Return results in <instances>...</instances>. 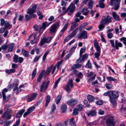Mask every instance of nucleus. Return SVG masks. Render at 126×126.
Wrapping results in <instances>:
<instances>
[{
    "label": "nucleus",
    "instance_id": "34",
    "mask_svg": "<svg viewBox=\"0 0 126 126\" xmlns=\"http://www.w3.org/2000/svg\"><path fill=\"white\" fill-rule=\"evenodd\" d=\"M88 100L90 102H93L94 100V98L91 95H89L87 97Z\"/></svg>",
    "mask_w": 126,
    "mask_h": 126
},
{
    "label": "nucleus",
    "instance_id": "18",
    "mask_svg": "<svg viewBox=\"0 0 126 126\" xmlns=\"http://www.w3.org/2000/svg\"><path fill=\"white\" fill-rule=\"evenodd\" d=\"M96 112L94 110L90 111L87 114L88 116H94L96 115Z\"/></svg>",
    "mask_w": 126,
    "mask_h": 126
},
{
    "label": "nucleus",
    "instance_id": "33",
    "mask_svg": "<svg viewBox=\"0 0 126 126\" xmlns=\"http://www.w3.org/2000/svg\"><path fill=\"white\" fill-rule=\"evenodd\" d=\"M96 51L97 52L95 53L94 54V58H96L97 60H99V58L98 57L100 55L101 51L100 50H99L98 51L96 50Z\"/></svg>",
    "mask_w": 126,
    "mask_h": 126
},
{
    "label": "nucleus",
    "instance_id": "24",
    "mask_svg": "<svg viewBox=\"0 0 126 126\" xmlns=\"http://www.w3.org/2000/svg\"><path fill=\"white\" fill-rule=\"evenodd\" d=\"M14 46V44L13 43H11L8 46V49L7 51L8 52H11L12 51Z\"/></svg>",
    "mask_w": 126,
    "mask_h": 126
},
{
    "label": "nucleus",
    "instance_id": "13",
    "mask_svg": "<svg viewBox=\"0 0 126 126\" xmlns=\"http://www.w3.org/2000/svg\"><path fill=\"white\" fill-rule=\"evenodd\" d=\"M52 22H50L48 23L47 22H45L42 23V26L39 28V30H40L42 28L43 30L45 29L48 26L51 24Z\"/></svg>",
    "mask_w": 126,
    "mask_h": 126
},
{
    "label": "nucleus",
    "instance_id": "30",
    "mask_svg": "<svg viewBox=\"0 0 126 126\" xmlns=\"http://www.w3.org/2000/svg\"><path fill=\"white\" fill-rule=\"evenodd\" d=\"M67 106L66 104H63L62 105L61 107V109L62 111L63 112H65L67 109Z\"/></svg>",
    "mask_w": 126,
    "mask_h": 126
},
{
    "label": "nucleus",
    "instance_id": "14",
    "mask_svg": "<svg viewBox=\"0 0 126 126\" xmlns=\"http://www.w3.org/2000/svg\"><path fill=\"white\" fill-rule=\"evenodd\" d=\"M37 95V94L36 93L32 94L31 95V97L27 99V102H30L32 101L36 97Z\"/></svg>",
    "mask_w": 126,
    "mask_h": 126
},
{
    "label": "nucleus",
    "instance_id": "2",
    "mask_svg": "<svg viewBox=\"0 0 126 126\" xmlns=\"http://www.w3.org/2000/svg\"><path fill=\"white\" fill-rule=\"evenodd\" d=\"M53 38V37L48 36H44L43 38H42L39 45L40 46H42L45 43H48L50 42L51 40Z\"/></svg>",
    "mask_w": 126,
    "mask_h": 126
},
{
    "label": "nucleus",
    "instance_id": "31",
    "mask_svg": "<svg viewBox=\"0 0 126 126\" xmlns=\"http://www.w3.org/2000/svg\"><path fill=\"white\" fill-rule=\"evenodd\" d=\"M22 51L23 54L25 57H29L28 51L25 50L24 49H22Z\"/></svg>",
    "mask_w": 126,
    "mask_h": 126
},
{
    "label": "nucleus",
    "instance_id": "5",
    "mask_svg": "<svg viewBox=\"0 0 126 126\" xmlns=\"http://www.w3.org/2000/svg\"><path fill=\"white\" fill-rule=\"evenodd\" d=\"M78 38L86 39L87 38V32L85 31H83L79 33L77 36Z\"/></svg>",
    "mask_w": 126,
    "mask_h": 126
},
{
    "label": "nucleus",
    "instance_id": "25",
    "mask_svg": "<svg viewBox=\"0 0 126 126\" xmlns=\"http://www.w3.org/2000/svg\"><path fill=\"white\" fill-rule=\"evenodd\" d=\"M71 25L70 29V30L71 31H73L78 26V24L76 22H73L72 23Z\"/></svg>",
    "mask_w": 126,
    "mask_h": 126
},
{
    "label": "nucleus",
    "instance_id": "61",
    "mask_svg": "<svg viewBox=\"0 0 126 126\" xmlns=\"http://www.w3.org/2000/svg\"><path fill=\"white\" fill-rule=\"evenodd\" d=\"M66 3L67 2L63 0L61 1V5L62 6H65L66 5Z\"/></svg>",
    "mask_w": 126,
    "mask_h": 126
},
{
    "label": "nucleus",
    "instance_id": "16",
    "mask_svg": "<svg viewBox=\"0 0 126 126\" xmlns=\"http://www.w3.org/2000/svg\"><path fill=\"white\" fill-rule=\"evenodd\" d=\"M115 47L117 50L118 49V47H121L123 46L121 42H119L117 40H116L115 41Z\"/></svg>",
    "mask_w": 126,
    "mask_h": 126
},
{
    "label": "nucleus",
    "instance_id": "17",
    "mask_svg": "<svg viewBox=\"0 0 126 126\" xmlns=\"http://www.w3.org/2000/svg\"><path fill=\"white\" fill-rule=\"evenodd\" d=\"M112 16L113 18L115 19L116 20L119 21L120 20V19L119 17L115 12H113L112 13Z\"/></svg>",
    "mask_w": 126,
    "mask_h": 126
},
{
    "label": "nucleus",
    "instance_id": "23",
    "mask_svg": "<svg viewBox=\"0 0 126 126\" xmlns=\"http://www.w3.org/2000/svg\"><path fill=\"white\" fill-rule=\"evenodd\" d=\"M69 123L71 126H76V123L73 117L72 118L70 119Z\"/></svg>",
    "mask_w": 126,
    "mask_h": 126
},
{
    "label": "nucleus",
    "instance_id": "8",
    "mask_svg": "<svg viewBox=\"0 0 126 126\" xmlns=\"http://www.w3.org/2000/svg\"><path fill=\"white\" fill-rule=\"evenodd\" d=\"M59 22H57L53 25L50 30V33H55L56 29L59 26Z\"/></svg>",
    "mask_w": 126,
    "mask_h": 126
},
{
    "label": "nucleus",
    "instance_id": "35",
    "mask_svg": "<svg viewBox=\"0 0 126 126\" xmlns=\"http://www.w3.org/2000/svg\"><path fill=\"white\" fill-rule=\"evenodd\" d=\"M79 111H80L83 108V106L82 105H80L77 106L75 108Z\"/></svg>",
    "mask_w": 126,
    "mask_h": 126
},
{
    "label": "nucleus",
    "instance_id": "19",
    "mask_svg": "<svg viewBox=\"0 0 126 126\" xmlns=\"http://www.w3.org/2000/svg\"><path fill=\"white\" fill-rule=\"evenodd\" d=\"M78 28H77L75 29L69 35L70 38L72 37L75 36L77 34L78 32Z\"/></svg>",
    "mask_w": 126,
    "mask_h": 126
},
{
    "label": "nucleus",
    "instance_id": "42",
    "mask_svg": "<svg viewBox=\"0 0 126 126\" xmlns=\"http://www.w3.org/2000/svg\"><path fill=\"white\" fill-rule=\"evenodd\" d=\"M18 55L15 54L14 57L13 58V61L14 62L16 63L18 62Z\"/></svg>",
    "mask_w": 126,
    "mask_h": 126
},
{
    "label": "nucleus",
    "instance_id": "10",
    "mask_svg": "<svg viewBox=\"0 0 126 126\" xmlns=\"http://www.w3.org/2000/svg\"><path fill=\"white\" fill-rule=\"evenodd\" d=\"M17 86V85L16 83H14L12 85H10L9 87L11 89L14 88L13 91L16 94H18L19 93V90Z\"/></svg>",
    "mask_w": 126,
    "mask_h": 126
},
{
    "label": "nucleus",
    "instance_id": "15",
    "mask_svg": "<svg viewBox=\"0 0 126 126\" xmlns=\"http://www.w3.org/2000/svg\"><path fill=\"white\" fill-rule=\"evenodd\" d=\"M88 56L87 54H85L83 56L82 59H81V57L80 56L79 59L76 61V62L79 63L81 62L82 61L84 62L85 60L87 59Z\"/></svg>",
    "mask_w": 126,
    "mask_h": 126
},
{
    "label": "nucleus",
    "instance_id": "48",
    "mask_svg": "<svg viewBox=\"0 0 126 126\" xmlns=\"http://www.w3.org/2000/svg\"><path fill=\"white\" fill-rule=\"evenodd\" d=\"M78 111L75 108L73 109V111L72 113L73 115H77L78 114Z\"/></svg>",
    "mask_w": 126,
    "mask_h": 126
},
{
    "label": "nucleus",
    "instance_id": "12",
    "mask_svg": "<svg viewBox=\"0 0 126 126\" xmlns=\"http://www.w3.org/2000/svg\"><path fill=\"white\" fill-rule=\"evenodd\" d=\"M75 8V6L74 4L71 3L68 7V9L69 10L70 13H72L74 11Z\"/></svg>",
    "mask_w": 126,
    "mask_h": 126
},
{
    "label": "nucleus",
    "instance_id": "11",
    "mask_svg": "<svg viewBox=\"0 0 126 126\" xmlns=\"http://www.w3.org/2000/svg\"><path fill=\"white\" fill-rule=\"evenodd\" d=\"M78 102V101L77 99H71L67 101V103L70 106H73L76 105Z\"/></svg>",
    "mask_w": 126,
    "mask_h": 126
},
{
    "label": "nucleus",
    "instance_id": "29",
    "mask_svg": "<svg viewBox=\"0 0 126 126\" xmlns=\"http://www.w3.org/2000/svg\"><path fill=\"white\" fill-rule=\"evenodd\" d=\"M5 72L6 73L10 74L11 73H13L15 72L16 70L14 69H8L6 70Z\"/></svg>",
    "mask_w": 126,
    "mask_h": 126
},
{
    "label": "nucleus",
    "instance_id": "52",
    "mask_svg": "<svg viewBox=\"0 0 126 126\" xmlns=\"http://www.w3.org/2000/svg\"><path fill=\"white\" fill-rule=\"evenodd\" d=\"M61 80V78H59L55 82V84L54 86V88H55L57 86V85L58 84L59 82Z\"/></svg>",
    "mask_w": 126,
    "mask_h": 126
},
{
    "label": "nucleus",
    "instance_id": "58",
    "mask_svg": "<svg viewBox=\"0 0 126 126\" xmlns=\"http://www.w3.org/2000/svg\"><path fill=\"white\" fill-rule=\"evenodd\" d=\"M105 86L106 88L108 89H110L113 86V85L111 84H109L107 83L105 84Z\"/></svg>",
    "mask_w": 126,
    "mask_h": 126
},
{
    "label": "nucleus",
    "instance_id": "45",
    "mask_svg": "<svg viewBox=\"0 0 126 126\" xmlns=\"http://www.w3.org/2000/svg\"><path fill=\"white\" fill-rule=\"evenodd\" d=\"M96 7H99L101 8H103L105 6V4L102 2H100L98 5H96Z\"/></svg>",
    "mask_w": 126,
    "mask_h": 126
},
{
    "label": "nucleus",
    "instance_id": "59",
    "mask_svg": "<svg viewBox=\"0 0 126 126\" xmlns=\"http://www.w3.org/2000/svg\"><path fill=\"white\" fill-rule=\"evenodd\" d=\"M10 26V25L9 24V22L7 21H6L4 25V26L5 27V28H5V29H6L9 27Z\"/></svg>",
    "mask_w": 126,
    "mask_h": 126
},
{
    "label": "nucleus",
    "instance_id": "47",
    "mask_svg": "<svg viewBox=\"0 0 126 126\" xmlns=\"http://www.w3.org/2000/svg\"><path fill=\"white\" fill-rule=\"evenodd\" d=\"M86 49V48H82L80 50V57H81L82 56V54L85 52Z\"/></svg>",
    "mask_w": 126,
    "mask_h": 126
},
{
    "label": "nucleus",
    "instance_id": "1",
    "mask_svg": "<svg viewBox=\"0 0 126 126\" xmlns=\"http://www.w3.org/2000/svg\"><path fill=\"white\" fill-rule=\"evenodd\" d=\"M106 123L107 126H114L115 124L114 117L111 115H108L105 118Z\"/></svg>",
    "mask_w": 126,
    "mask_h": 126
},
{
    "label": "nucleus",
    "instance_id": "39",
    "mask_svg": "<svg viewBox=\"0 0 126 126\" xmlns=\"http://www.w3.org/2000/svg\"><path fill=\"white\" fill-rule=\"evenodd\" d=\"M52 67L53 65H52L51 67H48L47 69V70L45 72V74L46 75H48L50 73L52 69Z\"/></svg>",
    "mask_w": 126,
    "mask_h": 126
},
{
    "label": "nucleus",
    "instance_id": "51",
    "mask_svg": "<svg viewBox=\"0 0 126 126\" xmlns=\"http://www.w3.org/2000/svg\"><path fill=\"white\" fill-rule=\"evenodd\" d=\"M8 91V89L5 88L3 90L2 92V94L3 97L6 96L5 93Z\"/></svg>",
    "mask_w": 126,
    "mask_h": 126
},
{
    "label": "nucleus",
    "instance_id": "9",
    "mask_svg": "<svg viewBox=\"0 0 126 126\" xmlns=\"http://www.w3.org/2000/svg\"><path fill=\"white\" fill-rule=\"evenodd\" d=\"M109 94L110 97H112L115 99L117 98L118 96V93L117 91H110Z\"/></svg>",
    "mask_w": 126,
    "mask_h": 126
},
{
    "label": "nucleus",
    "instance_id": "7",
    "mask_svg": "<svg viewBox=\"0 0 126 126\" xmlns=\"http://www.w3.org/2000/svg\"><path fill=\"white\" fill-rule=\"evenodd\" d=\"M38 5L37 4H33L32 7L28 9L27 13L29 14H31L36 12V9Z\"/></svg>",
    "mask_w": 126,
    "mask_h": 126
},
{
    "label": "nucleus",
    "instance_id": "50",
    "mask_svg": "<svg viewBox=\"0 0 126 126\" xmlns=\"http://www.w3.org/2000/svg\"><path fill=\"white\" fill-rule=\"evenodd\" d=\"M56 106L55 104H53L51 108V111L50 112L51 113H53L56 109Z\"/></svg>",
    "mask_w": 126,
    "mask_h": 126
},
{
    "label": "nucleus",
    "instance_id": "44",
    "mask_svg": "<svg viewBox=\"0 0 126 126\" xmlns=\"http://www.w3.org/2000/svg\"><path fill=\"white\" fill-rule=\"evenodd\" d=\"M62 98L61 95L58 96L55 100V102L57 104H58L60 102Z\"/></svg>",
    "mask_w": 126,
    "mask_h": 126
},
{
    "label": "nucleus",
    "instance_id": "3",
    "mask_svg": "<svg viewBox=\"0 0 126 126\" xmlns=\"http://www.w3.org/2000/svg\"><path fill=\"white\" fill-rule=\"evenodd\" d=\"M120 0H110V5L111 6H115L114 9L115 10H117L119 7V4Z\"/></svg>",
    "mask_w": 126,
    "mask_h": 126
},
{
    "label": "nucleus",
    "instance_id": "32",
    "mask_svg": "<svg viewBox=\"0 0 126 126\" xmlns=\"http://www.w3.org/2000/svg\"><path fill=\"white\" fill-rule=\"evenodd\" d=\"M94 46L96 48V50L98 51L99 50H100V47L96 41V40H94Z\"/></svg>",
    "mask_w": 126,
    "mask_h": 126
},
{
    "label": "nucleus",
    "instance_id": "21",
    "mask_svg": "<svg viewBox=\"0 0 126 126\" xmlns=\"http://www.w3.org/2000/svg\"><path fill=\"white\" fill-rule=\"evenodd\" d=\"M11 115L9 114V112L7 111H5L3 114L2 118H3L5 117H6L8 119H9L11 118Z\"/></svg>",
    "mask_w": 126,
    "mask_h": 126
},
{
    "label": "nucleus",
    "instance_id": "37",
    "mask_svg": "<svg viewBox=\"0 0 126 126\" xmlns=\"http://www.w3.org/2000/svg\"><path fill=\"white\" fill-rule=\"evenodd\" d=\"M50 97L49 95L47 96V98L46 100V104L45 105V107H47L48 105V103L50 102Z\"/></svg>",
    "mask_w": 126,
    "mask_h": 126
},
{
    "label": "nucleus",
    "instance_id": "54",
    "mask_svg": "<svg viewBox=\"0 0 126 126\" xmlns=\"http://www.w3.org/2000/svg\"><path fill=\"white\" fill-rule=\"evenodd\" d=\"M20 121V118L18 119L16 121V122L14 124L13 126H17L19 124Z\"/></svg>",
    "mask_w": 126,
    "mask_h": 126
},
{
    "label": "nucleus",
    "instance_id": "36",
    "mask_svg": "<svg viewBox=\"0 0 126 126\" xmlns=\"http://www.w3.org/2000/svg\"><path fill=\"white\" fill-rule=\"evenodd\" d=\"M94 1L92 0H91L89 2L88 4V6L89 8L90 9H91L93 8V5Z\"/></svg>",
    "mask_w": 126,
    "mask_h": 126
},
{
    "label": "nucleus",
    "instance_id": "27",
    "mask_svg": "<svg viewBox=\"0 0 126 126\" xmlns=\"http://www.w3.org/2000/svg\"><path fill=\"white\" fill-rule=\"evenodd\" d=\"M102 22L101 21L100 22V24L98 27V28L99 29L98 31H99L102 30L105 28L104 25H105V24H104L103 23H102Z\"/></svg>",
    "mask_w": 126,
    "mask_h": 126
},
{
    "label": "nucleus",
    "instance_id": "64",
    "mask_svg": "<svg viewBox=\"0 0 126 126\" xmlns=\"http://www.w3.org/2000/svg\"><path fill=\"white\" fill-rule=\"evenodd\" d=\"M41 56V55L39 56H36L34 58L33 60L35 62H36L39 59Z\"/></svg>",
    "mask_w": 126,
    "mask_h": 126
},
{
    "label": "nucleus",
    "instance_id": "53",
    "mask_svg": "<svg viewBox=\"0 0 126 126\" xmlns=\"http://www.w3.org/2000/svg\"><path fill=\"white\" fill-rule=\"evenodd\" d=\"M36 68H35L34 70L32 72V78H34L35 77V76L36 74Z\"/></svg>",
    "mask_w": 126,
    "mask_h": 126
},
{
    "label": "nucleus",
    "instance_id": "55",
    "mask_svg": "<svg viewBox=\"0 0 126 126\" xmlns=\"http://www.w3.org/2000/svg\"><path fill=\"white\" fill-rule=\"evenodd\" d=\"M68 26V24H66L64 26L63 28L61 30V32L63 33L65 31V29L67 28Z\"/></svg>",
    "mask_w": 126,
    "mask_h": 126
},
{
    "label": "nucleus",
    "instance_id": "41",
    "mask_svg": "<svg viewBox=\"0 0 126 126\" xmlns=\"http://www.w3.org/2000/svg\"><path fill=\"white\" fill-rule=\"evenodd\" d=\"M86 67H88L91 68L92 67V65L91 63V62H90V60H89L88 62L86 64Z\"/></svg>",
    "mask_w": 126,
    "mask_h": 126
},
{
    "label": "nucleus",
    "instance_id": "26",
    "mask_svg": "<svg viewBox=\"0 0 126 126\" xmlns=\"http://www.w3.org/2000/svg\"><path fill=\"white\" fill-rule=\"evenodd\" d=\"M110 102L114 107H115L116 106L117 103L114 98L112 97H110Z\"/></svg>",
    "mask_w": 126,
    "mask_h": 126
},
{
    "label": "nucleus",
    "instance_id": "57",
    "mask_svg": "<svg viewBox=\"0 0 126 126\" xmlns=\"http://www.w3.org/2000/svg\"><path fill=\"white\" fill-rule=\"evenodd\" d=\"M8 47V46L6 44H4L1 46L2 49L3 50H6Z\"/></svg>",
    "mask_w": 126,
    "mask_h": 126
},
{
    "label": "nucleus",
    "instance_id": "6",
    "mask_svg": "<svg viewBox=\"0 0 126 126\" xmlns=\"http://www.w3.org/2000/svg\"><path fill=\"white\" fill-rule=\"evenodd\" d=\"M50 81L49 80L47 81L46 80H44L41 87L40 91L42 92H44L46 89L48 87Z\"/></svg>",
    "mask_w": 126,
    "mask_h": 126
},
{
    "label": "nucleus",
    "instance_id": "46",
    "mask_svg": "<svg viewBox=\"0 0 126 126\" xmlns=\"http://www.w3.org/2000/svg\"><path fill=\"white\" fill-rule=\"evenodd\" d=\"M25 18L26 21H28L31 18V14H29V15L26 14L25 15Z\"/></svg>",
    "mask_w": 126,
    "mask_h": 126
},
{
    "label": "nucleus",
    "instance_id": "4",
    "mask_svg": "<svg viewBox=\"0 0 126 126\" xmlns=\"http://www.w3.org/2000/svg\"><path fill=\"white\" fill-rule=\"evenodd\" d=\"M112 19V18L109 16L107 17L103 16L101 21L105 25H107L111 22Z\"/></svg>",
    "mask_w": 126,
    "mask_h": 126
},
{
    "label": "nucleus",
    "instance_id": "43",
    "mask_svg": "<svg viewBox=\"0 0 126 126\" xmlns=\"http://www.w3.org/2000/svg\"><path fill=\"white\" fill-rule=\"evenodd\" d=\"M67 85H69V86L71 88H72L73 85V82L72 80L71 79L69 80V82L67 84Z\"/></svg>",
    "mask_w": 126,
    "mask_h": 126
},
{
    "label": "nucleus",
    "instance_id": "63",
    "mask_svg": "<svg viewBox=\"0 0 126 126\" xmlns=\"http://www.w3.org/2000/svg\"><path fill=\"white\" fill-rule=\"evenodd\" d=\"M63 62V60H61L60 61L58 62L57 65H57V68L58 69L59 68V66H60V65L62 64Z\"/></svg>",
    "mask_w": 126,
    "mask_h": 126
},
{
    "label": "nucleus",
    "instance_id": "62",
    "mask_svg": "<svg viewBox=\"0 0 126 126\" xmlns=\"http://www.w3.org/2000/svg\"><path fill=\"white\" fill-rule=\"evenodd\" d=\"M96 103L98 105H101L103 104V102L101 100H99L96 102Z\"/></svg>",
    "mask_w": 126,
    "mask_h": 126
},
{
    "label": "nucleus",
    "instance_id": "28",
    "mask_svg": "<svg viewBox=\"0 0 126 126\" xmlns=\"http://www.w3.org/2000/svg\"><path fill=\"white\" fill-rule=\"evenodd\" d=\"M81 66L80 64L77 63L73 65L71 67L72 69H74L75 68H79Z\"/></svg>",
    "mask_w": 126,
    "mask_h": 126
},
{
    "label": "nucleus",
    "instance_id": "40",
    "mask_svg": "<svg viewBox=\"0 0 126 126\" xmlns=\"http://www.w3.org/2000/svg\"><path fill=\"white\" fill-rule=\"evenodd\" d=\"M119 40L123 42L125 46H126V37H122L120 38Z\"/></svg>",
    "mask_w": 126,
    "mask_h": 126
},
{
    "label": "nucleus",
    "instance_id": "60",
    "mask_svg": "<svg viewBox=\"0 0 126 126\" xmlns=\"http://www.w3.org/2000/svg\"><path fill=\"white\" fill-rule=\"evenodd\" d=\"M65 90L68 93L70 92L71 90L70 89V87L69 86V85H66L65 88Z\"/></svg>",
    "mask_w": 126,
    "mask_h": 126
},
{
    "label": "nucleus",
    "instance_id": "22",
    "mask_svg": "<svg viewBox=\"0 0 126 126\" xmlns=\"http://www.w3.org/2000/svg\"><path fill=\"white\" fill-rule=\"evenodd\" d=\"M25 110L24 109H22L19 112L17 113L16 117L17 118H20L23 114Z\"/></svg>",
    "mask_w": 126,
    "mask_h": 126
},
{
    "label": "nucleus",
    "instance_id": "20",
    "mask_svg": "<svg viewBox=\"0 0 126 126\" xmlns=\"http://www.w3.org/2000/svg\"><path fill=\"white\" fill-rule=\"evenodd\" d=\"M45 72V71L44 70H43L41 72L37 79L38 82H39L41 80L43 77V75Z\"/></svg>",
    "mask_w": 126,
    "mask_h": 126
},
{
    "label": "nucleus",
    "instance_id": "56",
    "mask_svg": "<svg viewBox=\"0 0 126 126\" xmlns=\"http://www.w3.org/2000/svg\"><path fill=\"white\" fill-rule=\"evenodd\" d=\"M6 21H5V20L3 18H1L0 19V25L1 26H3L4 25Z\"/></svg>",
    "mask_w": 126,
    "mask_h": 126
},
{
    "label": "nucleus",
    "instance_id": "38",
    "mask_svg": "<svg viewBox=\"0 0 126 126\" xmlns=\"http://www.w3.org/2000/svg\"><path fill=\"white\" fill-rule=\"evenodd\" d=\"M11 96L10 95H9L8 96H6L3 97V99L4 100V101L7 102L10 99Z\"/></svg>",
    "mask_w": 126,
    "mask_h": 126
},
{
    "label": "nucleus",
    "instance_id": "49",
    "mask_svg": "<svg viewBox=\"0 0 126 126\" xmlns=\"http://www.w3.org/2000/svg\"><path fill=\"white\" fill-rule=\"evenodd\" d=\"M35 109V107L34 106H32L28 109L27 110L30 113L33 111Z\"/></svg>",
    "mask_w": 126,
    "mask_h": 126
}]
</instances>
